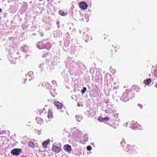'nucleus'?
Returning a JSON list of instances; mask_svg holds the SVG:
<instances>
[{"label": "nucleus", "mask_w": 157, "mask_h": 157, "mask_svg": "<svg viewBox=\"0 0 157 157\" xmlns=\"http://www.w3.org/2000/svg\"><path fill=\"white\" fill-rule=\"evenodd\" d=\"M132 93L133 92L131 90L126 89L121 97V99L124 102L128 101L130 99H132L134 97Z\"/></svg>", "instance_id": "obj_1"}, {"label": "nucleus", "mask_w": 157, "mask_h": 157, "mask_svg": "<svg viewBox=\"0 0 157 157\" xmlns=\"http://www.w3.org/2000/svg\"><path fill=\"white\" fill-rule=\"evenodd\" d=\"M135 147L134 145L131 146L130 145H127V148L128 150L127 151L129 153L130 155L132 156L135 155L136 153V149L135 148Z\"/></svg>", "instance_id": "obj_2"}, {"label": "nucleus", "mask_w": 157, "mask_h": 157, "mask_svg": "<svg viewBox=\"0 0 157 157\" xmlns=\"http://www.w3.org/2000/svg\"><path fill=\"white\" fill-rule=\"evenodd\" d=\"M21 152V149L15 148L12 150L11 153L13 155L17 156L19 155Z\"/></svg>", "instance_id": "obj_3"}, {"label": "nucleus", "mask_w": 157, "mask_h": 157, "mask_svg": "<svg viewBox=\"0 0 157 157\" xmlns=\"http://www.w3.org/2000/svg\"><path fill=\"white\" fill-rule=\"evenodd\" d=\"M119 48L117 47L113 48L109 52V55L111 57L112 56L115 55L116 54V52H117V49Z\"/></svg>", "instance_id": "obj_4"}, {"label": "nucleus", "mask_w": 157, "mask_h": 157, "mask_svg": "<svg viewBox=\"0 0 157 157\" xmlns=\"http://www.w3.org/2000/svg\"><path fill=\"white\" fill-rule=\"evenodd\" d=\"M78 5L80 8L83 10L86 9L88 6V5L87 3L84 2H80Z\"/></svg>", "instance_id": "obj_5"}, {"label": "nucleus", "mask_w": 157, "mask_h": 157, "mask_svg": "<svg viewBox=\"0 0 157 157\" xmlns=\"http://www.w3.org/2000/svg\"><path fill=\"white\" fill-rule=\"evenodd\" d=\"M52 151L55 153H58L61 151V148L60 147L54 145L52 147Z\"/></svg>", "instance_id": "obj_6"}, {"label": "nucleus", "mask_w": 157, "mask_h": 157, "mask_svg": "<svg viewBox=\"0 0 157 157\" xmlns=\"http://www.w3.org/2000/svg\"><path fill=\"white\" fill-rule=\"evenodd\" d=\"M64 149L68 152L70 153L72 150L71 146L68 144L65 145L63 146Z\"/></svg>", "instance_id": "obj_7"}, {"label": "nucleus", "mask_w": 157, "mask_h": 157, "mask_svg": "<svg viewBox=\"0 0 157 157\" xmlns=\"http://www.w3.org/2000/svg\"><path fill=\"white\" fill-rule=\"evenodd\" d=\"M54 104L58 109H61L63 106V105L61 103L57 101H55Z\"/></svg>", "instance_id": "obj_8"}, {"label": "nucleus", "mask_w": 157, "mask_h": 157, "mask_svg": "<svg viewBox=\"0 0 157 157\" xmlns=\"http://www.w3.org/2000/svg\"><path fill=\"white\" fill-rule=\"evenodd\" d=\"M47 117L49 119H52L53 117V112L52 109H49L48 110Z\"/></svg>", "instance_id": "obj_9"}, {"label": "nucleus", "mask_w": 157, "mask_h": 157, "mask_svg": "<svg viewBox=\"0 0 157 157\" xmlns=\"http://www.w3.org/2000/svg\"><path fill=\"white\" fill-rule=\"evenodd\" d=\"M151 82V79L149 78L144 80V83L146 85H148Z\"/></svg>", "instance_id": "obj_10"}, {"label": "nucleus", "mask_w": 157, "mask_h": 157, "mask_svg": "<svg viewBox=\"0 0 157 157\" xmlns=\"http://www.w3.org/2000/svg\"><path fill=\"white\" fill-rule=\"evenodd\" d=\"M59 13L60 15L63 16H66L67 14V13H65L64 11L62 10L59 11Z\"/></svg>", "instance_id": "obj_11"}, {"label": "nucleus", "mask_w": 157, "mask_h": 157, "mask_svg": "<svg viewBox=\"0 0 157 157\" xmlns=\"http://www.w3.org/2000/svg\"><path fill=\"white\" fill-rule=\"evenodd\" d=\"M49 141H48L47 140H46L43 142L42 143V145L44 147H45V148H47V145L49 144Z\"/></svg>", "instance_id": "obj_12"}, {"label": "nucleus", "mask_w": 157, "mask_h": 157, "mask_svg": "<svg viewBox=\"0 0 157 157\" xmlns=\"http://www.w3.org/2000/svg\"><path fill=\"white\" fill-rule=\"evenodd\" d=\"M37 46L39 49H42L44 47L42 43L40 42H39L38 43Z\"/></svg>", "instance_id": "obj_13"}, {"label": "nucleus", "mask_w": 157, "mask_h": 157, "mask_svg": "<svg viewBox=\"0 0 157 157\" xmlns=\"http://www.w3.org/2000/svg\"><path fill=\"white\" fill-rule=\"evenodd\" d=\"M28 144H29V147H32L34 148L35 147L34 144V143H33L32 142H29Z\"/></svg>", "instance_id": "obj_14"}, {"label": "nucleus", "mask_w": 157, "mask_h": 157, "mask_svg": "<svg viewBox=\"0 0 157 157\" xmlns=\"http://www.w3.org/2000/svg\"><path fill=\"white\" fill-rule=\"evenodd\" d=\"M86 87H83L82 89L81 90V93L83 94L86 91Z\"/></svg>", "instance_id": "obj_15"}, {"label": "nucleus", "mask_w": 157, "mask_h": 157, "mask_svg": "<svg viewBox=\"0 0 157 157\" xmlns=\"http://www.w3.org/2000/svg\"><path fill=\"white\" fill-rule=\"evenodd\" d=\"M102 119L103 120L105 121H107L109 120V118H108L107 117H105L104 118H102Z\"/></svg>", "instance_id": "obj_16"}, {"label": "nucleus", "mask_w": 157, "mask_h": 157, "mask_svg": "<svg viewBox=\"0 0 157 157\" xmlns=\"http://www.w3.org/2000/svg\"><path fill=\"white\" fill-rule=\"evenodd\" d=\"M86 149L87 150L90 151L91 150L92 147L90 146H87Z\"/></svg>", "instance_id": "obj_17"}, {"label": "nucleus", "mask_w": 157, "mask_h": 157, "mask_svg": "<svg viewBox=\"0 0 157 157\" xmlns=\"http://www.w3.org/2000/svg\"><path fill=\"white\" fill-rule=\"evenodd\" d=\"M154 73L155 75V77L157 78V70H154Z\"/></svg>", "instance_id": "obj_18"}, {"label": "nucleus", "mask_w": 157, "mask_h": 157, "mask_svg": "<svg viewBox=\"0 0 157 157\" xmlns=\"http://www.w3.org/2000/svg\"><path fill=\"white\" fill-rule=\"evenodd\" d=\"M113 115L115 117L118 118V114L117 113H115L113 114Z\"/></svg>", "instance_id": "obj_19"}, {"label": "nucleus", "mask_w": 157, "mask_h": 157, "mask_svg": "<svg viewBox=\"0 0 157 157\" xmlns=\"http://www.w3.org/2000/svg\"><path fill=\"white\" fill-rule=\"evenodd\" d=\"M59 21H58L56 22V24L58 26V28H59L60 27V26L59 25Z\"/></svg>", "instance_id": "obj_20"}, {"label": "nucleus", "mask_w": 157, "mask_h": 157, "mask_svg": "<svg viewBox=\"0 0 157 157\" xmlns=\"http://www.w3.org/2000/svg\"><path fill=\"white\" fill-rule=\"evenodd\" d=\"M124 141H125L124 140H122V141L121 142V143H123L124 142Z\"/></svg>", "instance_id": "obj_21"}, {"label": "nucleus", "mask_w": 157, "mask_h": 157, "mask_svg": "<svg viewBox=\"0 0 157 157\" xmlns=\"http://www.w3.org/2000/svg\"><path fill=\"white\" fill-rule=\"evenodd\" d=\"M155 87L157 88V84L156 83L155 84Z\"/></svg>", "instance_id": "obj_22"}, {"label": "nucleus", "mask_w": 157, "mask_h": 157, "mask_svg": "<svg viewBox=\"0 0 157 157\" xmlns=\"http://www.w3.org/2000/svg\"><path fill=\"white\" fill-rule=\"evenodd\" d=\"M2 11V9L0 8V12Z\"/></svg>", "instance_id": "obj_23"}, {"label": "nucleus", "mask_w": 157, "mask_h": 157, "mask_svg": "<svg viewBox=\"0 0 157 157\" xmlns=\"http://www.w3.org/2000/svg\"><path fill=\"white\" fill-rule=\"evenodd\" d=\"M133 87H136V86H133Z\"/></svg>", "instance_id": "obj_24"}, {"label": "nucleus", "mask_w": 157, "mask_h": 157, "mask_svg": "<svg viewBox=\"0 0 157 157\" xmlns=\"http://www.w3.org/2000/svg\"><path fill=\"white\" fill-rule=\"evenodd\" d=\"M78 105L79 106V103H78Z\"/></svg>", "instance_id": "obj_25"}, {"label": "nucleus", "mask_w": 157, "mask_h": 157, "mask_svg": "<svg viewBox=\"0 0 157 157\" xmlns=\"http://www.w3.org/2000/svg\"><path fill=\"white\" fill-rule=\"evenodd\" d=\"M156 83L157 84V82H156Z\"/></svg>", "instance_id": "obj_26"}]
</instances>
